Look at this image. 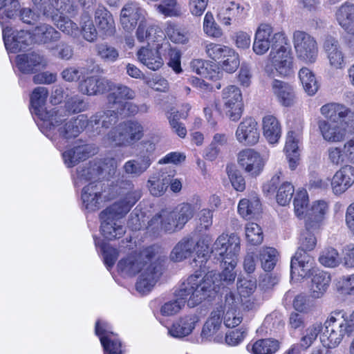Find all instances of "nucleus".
<instances>
[{"mask_svg": "<svg viewBox=\"0 0 354 354\" xmlns=\"http://www.w3.org/2000/svg\"><path fill=\"white\" fill-rule=\"evenodd\" d=\"M165 257L163 249L153 245L122 259L118 263V268L127 276L140 273L136 288L140 293L146 294L153 289L162 275Z\"/></svg>", "mask_w": 354, "mask_h": 354, "instance_id": "obj_1", "label": "nucleus"}, {"mask_svg": "<svg viewBox=\"0 0 354 354\" xmlns=\"http://www.w3.org/2000/svg\"><path fill=\"white\" fill-rule=\"evenodd\" d=\"M133 188L134 185L131 180L121 181L119 193L124 195V197L100 214V231L105 239L112 241L121 238L125 234L126 228L120 218L130 211L141 197L140 192Z\"/></svg>", "mask_w": 354, "mask_h": 354, "instance_id": "obj_2", "label": "nucleus"}, {"mask_svg": "<svg viewBox=\"0 0 354 354\" xmlns=\"http://www.w3.org/2000/svg\"><path fill=\"white\" fill-rule=\"evenodd\" d=\"M221 262L223 268L221 273L211 271L203 274L205 269H202L188 277V282L186 283L189 287L188 290L194 291L191 305L200 304L207 297H210L212 292H218L223 283L227 285L235 280L236 273L234 268L237 263L232 266L223 261Z\"/></svg>", "mask_w": 354, "mask_h": 354, "instance_id": "obj_3", "label": "nucleus"}, {"mask_svg": "<svg viewBox=\"0 0 354 354\" xmlns=\"http://www.w3.org/2000/svg\"><path fill=\"white\" fill-rule=\"evenodd\" d=\"M110 163L103 164V166H97V168H88L86 172L85 169L77 170V177L75 180L76 186H80L84 182L91 181L87 185L84 186L82 192V200L84 207L88 211H95L99 209L102 202V194L103 192V186L101 180L106 178V173L111 175L114 173L115 166L113 158H106Z\"/></svg>", "mask_w": 354, "mask_h": 354, "instance_id": "obj_4", "label": "nucleus"}, {"mask_svg": "<svg viewBox=\"0 0 354 354\" xmlns=\"http://www.w3.org/2000/svg\"><path fill=\"white\" fill-rule=\"evenodd\" d=\"M51 127L53 128L47 129V133H42L55 142L59 151H62L65 149L66 140L75 138L86 127L88 129V119L86 115L82 114L66 121L64 115L57 111L53 117Z\"/></svg>", "mask_w": 354, "mask_h": 354, "instance_id": "obj_5", "label": "nucleus"}, {"mask_svg": "<svg viewBox=\"0 0 354 354\" xmlns=\"http://www.w3.org/2000/svg\"><path fill=\"white\" fill-rule=\"evenodd\" d=\"M144 136V127L136 120L122 122L112 129L103 139L104 147H128L134 145Z\"/></svg>", "mask_w": 354, "mask_h": 354, "instance_id": "obj_6", "label": "nucleus"}, {"mask_svg": "<svg viewBox=\"0 0 354 354\" xmlns=\"http://www.w3.org/2000/svg\"><path fill=\"white\" fill-rule=\"evenodd\" d=\"M194 251L196 255L193 260L195 266H198L201 270L205 269V264L209 257V250L204 240L196 242L191 236H185L174 246L169 257L174 262H180L189 257Z\"/></svg>", "mask_w": 354, "mask_h": 354, "instance_id": "obj_7", "label": "nucleus"}, {"mask_svg": "<svg viewBox=\"0 0 354 354\" xmlns=\"http://www.w3.org/2000/svg\"><path fill=\"white\" fill-rule=\"evenodd\" d=\"M286 46L282 45L270 51L265 66V71L268 75L286 77L294 73V58L291 49Z\"/></svg>", "mask_w": 354, "mask_h": 354, "instance_id": "obj_8", "label": "nucleus"}, {"mask_svg": "<svg viewBox=\"0 0 354 354\" xmlns=\"http://www.w3.org/2000/svg\"><path fill=\"white\" fill-rule=\"evenodd\" d=\"M288 39L283 32H273L272 26L266 23L261 24L257 28L252 45L254 53L258 55L266 54L270 47L277 49L282 45H288Z\"/></svg>", "mask_w": 354, "mask_h": 354, "instance_id": "obj_9", "label": "nucleus"}, {"mask_svg": "<svg viewBox=\"0 0 354 354\" xmlns=\"http://www.w3.org/2000/svg\"><path fill=\"white\" fill-rule=\"evenodd\" d=\"M170 49V43H160L141 46L136 52L137 60L148 69L156 71L164 65V57Z\"/></svg>", "mask_w": 354, "mask_h": 354, "instance_id": "obj_10", "label": "nucleus"}, {"mask_svg": "<svg viewBox=\"0 0 354 354\" xmlns=\"http://www.w3.org/2000/svg\"><path fill=\"white\" fill-rule=\"evenodd\" d=\"M240 252V239L236 234H222L213 244L211 252L218 260L234 266L238 261Z\"/></svg>", "mask_w": 354, "mask_h": 354, "instance_id": "obj_11", "label": "nucleus"}, {"mask_svg": "<svg viewBox=\"0 0 354 354\" xmlns=\"http://www.w3.org/2000/svg\"><path fill=\"white\" fill-rule=\"evenodd\" d=\"M292 42L297 58L306 64L316 62L319 48L316 39L310 34L301 30L293 32Z\"/></svg>", "mask_w": 354, "mask_h": 354, "instance_id": "obj_12", "label": "nucleus"}, {"mask_svg": "<svg viewBox=\"0 0 354 354\" xmlns=\"http://www.w3.org/2000/svg\"><path fill=\"white\" fill-rule=\"evenodd\" d=\"M48 95L46 88L39 86L35 88L30 96L31 112L37 115L40 122L38 123L41 132L47 133L48 128H53L52 120L54 113L57 110L51 109L48 111L45 107V104Z\"/></svg>", "mask_w": 354, "mask_h": 354, "instance_id": "obj_13", "label": "nucleus"}, {"mask_svg": "<svg viewBox=\"0 0 354 354\" xmlns=\"http://www.w3.org/2000/svg\"><path fill=\"white\" fill-rule=\"evenodd\" d=\"M340 315V311L333 312L325 321L323 328H324L320 339L324 347L327 348H335L342 342L343 338L346 335L342 328V322L337 320Z\"/></svg>", "mask_w": 354, "mask_h": 354, "instance_id": "obj_14", "label": "nucleus"}, {"mask_svg": "<svg viewBox=\"0 0 354 354\" xmlns=\"http://www.w3.org/2000/svg\"><path fill=\"white\" fill-rule=\"evenodd\" d=\"M223 109L232 121L240 119L243 112V97L241 90L236 86H228L222 91Z\"/></svg>", "mask_w": 354, "mask_h": 354, "instance_id": "obj_15", "label": "nucleus"}, {"mask_svg": "<svg viewBox=\"0 0 354 354\" xmlns=\"http://www.w3.org/2000/svg\"><path fill=\"white\" fill-rule=\"evenodd\" d=\"M147 12L135 1L126 3L120 12V24L127 32L133 31L139 22L146 17Z\"/></svg>", "mask_w": 354, "mask_h": 354, "instance_id": "obj_16", "label": "nucleus"}, {"mask_svg": "<svg viewBox=\"0 0 354 354\" xmlns=\"http://www.w3.org/2000/svg\"><path fill=\"white\" fill-rule=\"evenodd\" d=\"M318 268L315 267V260L308 252L297 250L291 259L290 275L296 280L308 278Z\"/></svg>", "mask_w": 354, "mask_h": 354, "instance_id": "obj_17", "label": "nucleus"}, {"mask_svg": "<svg viewBox=\"0 0 354 354\" xmlns=\"http://www.w3.org/2000/svg\"><path fill=\"white\" fill-rule=\"evenodd\" d=\"M248 15V8L239 1L225 0L218 8V20L224 26L239 22Z\"/></svg>", "mask_w": 354, "mask_h": 354, "instance_id": "obj_18", "label": "nucleus"}, {"mask_svg": "<svg viewBox=\"0 0 354 354\" xmlns=\"http://www.w3.org/2000/svg\"><path fill=\"white\" fill-rule=\"evenodd\" d=\"M95 335L99 337L105 354H122V345L116 335L111 330L109 323L97 320L95 328Z\"/></svg>", "mask_w": 354, "mask_h": 354, "instance_id": "obj_19", "label": "nucleus"}, {"mask_svg": "<svg viewBox=\"0 0 354 354\" xmlns=\"http://www.w3.org/2000/svg\"><path fill=\"white\" fill-rule=\"evenodd\" d=\"M4 44L8 53H16L33 43L32 34L28 31H12V28L3 26Z\"/></svg>", "mask_w": 354, "mask_h": 354, "instance_id": "obj_20", "label": "nucleus"}, {"mask_svg": "<svg viewBox=\"0 0 354 354\" xmlns=\"http://www.w3.org/2000/svg\"><path fill=\"white\" fill-rule=\"evenodd\" d=\"M188 282V277L180 285L178 290L175 291L176 299L169 301L164 304L160 308V313L164 316H172L178 313L185 306L187 301V306L190 308H194L198 304L191 305L192 299V292L188 290L189 287L186 285Z\"/></svg>", "mask_w": 354, "mask_h": 354, "instance_id": "obj_21", "label": "nucleus"}, {"mask_svg": "<svg viewBox=\"0 0 354 354\" xmlns=\"http://www.w3.org/2000/svg\"><path fill=\"white\" fill-rule=\"evenodd\" d=\"M318 127L323 138L330 142H339L344 140L348 133H354L346 121L329 122L326 120L318 122Z\"/></svg>", "mask_w": 354, "mask_h": 354, "instance_id": "obj_22", "label": "nucleus"}, {"mask_svg": "<svg viewBox=\"0 0 354 354\" xmlns=\"http://www.w3.org/2000/svg\"><path fill=\"white\" fill-rule=\"evenodd\" d=\"M323 49L326 53L329 66L334 70H342L346 65V57L339 41L328 37L324 41Z\"/></svg>", "mask_w": 354, "mask_h": 354, "instance_id": "obj_23", "label": "nucleus"}, {"mask_svg": "<svg viewBox=\"0 0 354 354\" xmlns=\"http://www.w3.org/2000/svg\"><path fill=\"white\" fill-rule=\"evenodd\" d=\"M322 115L329 122L346 121L347 124L354 129V113L345 106L338 103H328L320 109Z\"/></svg>", "mask_w": 354, "mask_h": 354, "instance_id": "obj_24", "label": "nucleus"}, {"mask_svg": "<svg viewBox=\"0 0 354 354\" xmlns=\"http://www.w3.org/2000/svg\"><path fill=\"white\" fill-rule=\"evenodd\" d=\"M222 315L223 310L218 309L211 313L202 328L201 336L203 339L216 343L223 342V333L220 331L222 327Z\"/></svg>", "mask_w": 354, "mask_h": 354, "instance_id": "obj_25", "label": "nucleus"}, {"mask_svg": "<svg viewBox=\"0 0 354 354\" xmlns=\"http://www.w3.org/2000/svg\"><path fill=\"white\" fill-rule=\"evenodd\" d=\"M136 37L138 41H147V45L167 41L161 28L147 21L146 17L140 21L136 30Z\"/></svg>", "mask_w": 354, "mask_h": 354, "instance_id": "obj_26", "label": "nucleus"}, {"mask_svg": "<svg viewBox=\"0 0 354 354\" xmlns=\"http://www.w3.org/2000/svg\"><path fill=\"white\" fill-rule=\"evenodd\" d=\"M147 230L153 234H158L160 230L166 232H174L180 230L175 214L167 210H162L160 214H156L148 223Z\"/></svg>", "mask_w": 354, "mask_h": 354, "instance_id": "obj_27", "label": "nucleus"}, {"mask_svg": "<svg viewBox=\"0 0 354 354\" xmlns=\"http://www.w3.org/2000/svg\"><path fill=\"white\" fill-rule=\"evenodd\" d=\"M235 137L236 140L244 145H254L260 138L258 124L252 118H246L238 126Z\"/></svg>", "mask_w": 354, "mask_h": 354, "instance_id": "obj_28", "label": "nucleus"}, {"mask_svg": "<svg viewBox=\"0 0 354 354\" xmlns=\"http://www.w3.org/2000/svg\"><path fill=\"white\" fill-rule=\"evenodd\" d=\"M16 66L23 73H34L46 66L44 56L32 52L18 55L15 59Z\"/></svg>", "mask_w": 354, "mask_h": 354, "instance_id": "obj_29", "label": "nucleus"}, {"mask_svg": "<svg viewBox=\"0 0 354 354\" xmlns=\"http://www.w3.org/2000/svg\"><path fill=\"white\" fill-rule=\"evenodd\" d=\"M354 183V167L345 166L335 172L331 179L333 193L339 196L348 190Z\"/></svg>", "mask_w": 354, "mask_h": 354, "instance_id": "obj_30", "label": "nucleus"}, {"mask_svg": "<svg viewBox=\"0 0 354 354\" xmlns=\"http://www.w3.org/2000/svg\"><path fill=\"white\" fill-rule=\"evenodd\" d=\"M112 86V82L106 77L91 76L82 80L79 84V91L84 95H96L107 92Z\"/></svg>", "mask_w": 354, "mask_h": 354, "instance_id": "obj_31", "label": "nucleus"}, {"mask_svg": "<svg viewBox=\"0 0 354 354\" xmlns=\"http://www.w3.org/2000/svg\"><path fill=\"white\" fill-rule=\"evenodd\" d=\"M200 318L196 314H189L181 317L168 328V334L175 338H183L190 335Z\"/></svg>", "mask_w": 354, "mask_h": 354, "instance_id": "obj_32", "label": "nucleus"}, {"mask_svg": "<svg viewBox=\"0 0 354 354\" xmlns=\"http://www.w3.org/2000/svg\"><path fill=\"white\" fill-rule=\"evenodd\" d=\"M32 37L33 43L43 44L48 50L60 39L61 34L50 24H40L35 28Z\"/></svg>", "mask_w": 354, "mask_h": 354, "instance_id": "obj_33", "label": "nucleus"}, {"mask_svg": "<svg viewBox=\"0 0 354 354\" xmlns=\"http://www.w3.org/2000/svg\"><path fill=\"white\" fill-rule=\"evenodd\" d=\"M328 212V204L323 200L313 203L311 208L306 214L305 225L308 229L318 230Z\"/></svg>", "mask_w": 354, "mask_h": 354, "instance_id": "obj_34", "label": "nucleus"}, {"mask_svg": "<svg viewBox=\"0 0 354 354\" xmlns=\"http://www.w3.org/2000/svg\"><path fill=\"white\" fill-rule=\"evenodd\" d=\"M118 115L115 110L100 111L88 120V129L97 134L102 132L104 129H108L118 121Z\"/></svg>", "mask_w": 354, "mask_h": 354, "instance_id": "obj_35", "label": "nucleus"}, {"mask_svg": "<svg viewBox=\"0 0 354 354\" xmlns=\"http://www.w3.org/2000/svg\"><path fill=\"white\" fill-rule=\"evenodd\" d=\"M95 22L100 32L106 37L113 36L115 32V23L112 13L104 6H99L95 11Z\"/></svg>", "mask_w": 354, "mask_h": 354, "instance_id": "obj_36", "label": "nucleus"}, {"mask_svg": "<svg viewBox=\"0 0 354 354\" xmlns=\"http://www.w3.org/2000/svg\"><path fill=\"white\" fill-rule=\"evenodd\" d=\"M272 90L278 102L284 106H291L295 101L293 87L287 82L274 80L272 82Z\"/></svg>", "mask_w": 354, "mask_h": 354, "instance_id": "obj_37", "label": "nucleus"}, {"mask_svg": "<svg viewBox=\"0 0 354 354\" xmlns=\"http://www.w3.org/2000/svg\"><path fill=\"white\" fill-rule=\"evenodd\" d=\"M310 277H311L310 295L313 298H321L329 287L331 281L330 275L326 272L317 269L315 270Z\"/></svg>", "mask_w": 354, "mask_h": 354, "instance_id": "obj_38", "label": "nucleus"}, {"mask_svg": "<svg viewBox=\"0 0 354 354\" xmlns=\"http://www.w3.org/2000/svg\"><path fill=\"white\" fill-rule=\"evenodd\" d=\"M107 92H109L107 97L109 103L113 104L115 107L136 97V92L131 88L123 84H115L113 82Z\"/></svg>", "mask_w": 354, "mask_h": 354, "instance_id": "obj_39", "label": "nucleus"}, {"mask_svg": "<svg viewBox=\"0 0 354 354\" xmlns=\"http://www.w3.org/2000/svg\"><path fill=\"white\" fill-rule=\"evenodd\" d=\"M335 16L339 26L354 35V4L349 2L343 3L337 10Z\"/></svg>", "mask_w": 354, "mask_h": 354, "instance_id": "obj_40", "label": "nucleus"}, {"mask_svg": "<svg viewBox=\"0 0 354 354\" xmlns=\"http://www.w3.org/2000/svg\"><path fill=\"white\" fill-rule=\"evenodd\" d=\"M263 133L270 144L277 143L281 136V128L278 120L273 115H268L262 120Z\"/></svg>", "mask_w": 354, "mask_h": 354, "instance_id": "obj_41", "label": "nucleus"}, {"mask_svg": "<svg viewBox=\"0 0 354 354\" xmlns=\"http://www.w3.org/2000/svg\"><path fill=\"white\" fill-rule=\"evenodd\" d=\"M267 162L263 156H241L238 162L245 172L252 176H259Z\"/></svg>", "mask_w": 354, "mask_h": 354, "instance_id": "obj_42", "label": "nucleus"}, {"mask_svg": "<svg viewBox=\"0 0 354 354\" xmlns=\"http://www.w3.org/2000/svg\"><path fill=\"white\" fill-rule=\"evenodd\" d=\"M280 348V342L274 339L267 338L248 344L247 348L252 354H274Z\"/></svg>", "mask_w": 354, "mask_h": 354, "instance_id": "obj_43", "label": "nucleus"}, {"mask_svg": "<svg viewBox=\"0 0 354 354\" xmlns=\"http://www.w3.org/2000/svg\"><path fill=\"white\" fill-rule=\"evenodd\" d=\"M304 90L310 96L314 95L319 90V84L315 74L310 68L302 67L298 73Z\"/></svg>", "mask_w": 354, "mask_h": 354, "instance_id": "obj_44", "label": "nucleus"}, {"mask_svg": "<svg viewBox=\"0 0 354 354\" xmlns=\"http://www.w3.org/2000/svg\"><path fill=\"white\" fill-rule=\"evenodd\" d=\"M62 151V155H95L98 153V148L93 143L80 139Z\"/></svg>", "mask_w": 354, "mask_h": 354, "instance_id": "obj_45", "label": "nucleus"}, {"mask_svg": "<svg viewBox=\"0 0 354 354\" xmlns=\"http://www.w3.org/2000/svg\"><path fill=\"white\" fill-rule=\"evenodd\" d=\"M156 11L165 17H179L183 15V7L178 0H161L154 6Z\"/></svg>", "mask_w": 354, "mask_h": 354, "instance_id": "obj_46", "label": "nucleus"}, {"mask_svg": "<svg viewBox=\"0 0 354 354\" xmlns=\"http://www.w3.org/2000/svg\"><path fill=\"white\" fill-rule=\"evenodd\" d=\"M68 0H32L34 6L44 15L53 18L55 12L64 9Z\"/></svg>", "mask_w": 354, "mask_h": 354, "instance_id": "obj_47", "label": "nucleus"}, {"mask_svg": "<svg viewBox=\"0 0 354 354\" xmlns=\"http://www.w3.org/2000/svg\"><path fill=\"white\" fill-rule=\"evenodd\" d=\"M164 35L171 41L178 44H185L189 40L188 32L183 28L171 21H167L165 24Z\"/></svg>", "mask_w": 354, "mask_h": 354, "instance_id": "obj_48", "label": "nucleus"}, {"mask_svg": "<svg viewBox=\"0 0 354 354\" xmlns=\"http://www.w3.org/2000/svg\"><path fill=\"white\" fill-rule=\"evenodd\" d=\"M151 163L149 156H137L136 158L127 161L124 165V169L127 174L137 177L143 174Z\"/></svg>", "mask_w": 354, "mask_h": 354, "instance_id": "obj_49", "label": "nucleus"}, {"mask_svg": "<svg viewBox=\"0 0 354 354\" xmlns=\"http://www.w3.org/2000/svg\"><path fill=\"white\" fill-rule=\"evenodd\" d=\"M259 199L254 196L250 199L243 198L239 201L238 212L246 219H250L257 215L261 211Z\"/></svg>", "mask_w": 354, "mask_h": 354, "instance_id": "obj_50", "label": "nucleus"}, {"mask_svg": "<svg viewBox=\"0 0 354 354\" xmlns=\"http://www.w3.org/2000/svg\"><path fill=\"white\" fill-rule=\"evenodd\" d=\"M95 244L97 248H100L103 255L104 263L109 270L113 266L118 257L119 253L118 250L111 247L109 244L100 239H95Z\"/></svg>", "mask_w": 354, "mask_h": 354, "instance_id": "obj_51", "label": "nucleus"}, {"mask_svg": "<svg viewBox=\"0 0 354 354\" xmlns=\"http://www.w3.org/2000/svg\"><path fill=\"white\" fill-rule=\"evenodd\" d=\"M209 65V64L208 62L201 59H194L190 62L191 69L196 74L210 80H216L219 78V71L208 69Z\"/></svg>", "mask_w": 354, "mask_h": 354, "instance_id": "obj_52", "label": "nucleus"}, {"mask_svg": "<svg viewBox=\"0 0 354 354\" xmlns=\"http://www.w3.org/2000/svg\"><path fill=\"white\" fill-rule=\"evenodd\" d=\"M277 251L270 247L262 248L259 250V259L262 268L270 272L274 269L277 261Z\"/></svg>", "mask_w": 354, "mask_h": 354, "instance_id": "obj_53", "label": "nucleus"}, {"mask_svg": "<svg viewBox=\"0 0 354 354\" xmlns=\"http://www.w3.org/2000/svg\"><path fill=\"white\" fill-rule=\"evenodd\" d=\"M160 177V175H154L148 180V187L150 193L155 196H160L164 194L170 182V176Z\"/></svg>", "mask_w": 354, "mask_h": 354, "instance_id": "obj_54", "label": "nucleus"}, {"mask_svg": "<svg viewBox=\"0 0 354 354\" xmlns=\"http://www.w3.org/2000/svg\"><path fill=\"white\" fill-rule=\"evenodd\" d=\"M323 330L321 322H315L310 325L304 331L300 340V346L304 349L308 348L317 339L318 335Z\"/></svg>", "mask_w": 354, "mask_h": 354, "instance_id": "obj_55", "label": "nucleus"}, {"mask_svg": "<svg viewBox=\"0 0 354 354\" xmlns=\"http://www.w3.org/2000/svg\"><path fill=\"white\" fill-rule=\"evenodd\" d=\"M230 148L229 138L225 133H217L214 135L209 146V153L215 155L227 153Z\"/></svg>", "mask_w": 354, "mask_h": 354, "instance_id": "obj_56", "label": "nucleus"}, {"mask_svg": "<svg viewBox=\"0 0 354 354\" xmlns=\"http://www.w3.org/2000/svg\"><path fill=\"white\" fill-rule=\"evenodd\" d=\"M203 30L205 34L211 38H220L223 35V30L215 21L214 15L211 12H207L205 15Z\"/></svg>", "mask_w": 354, "mask_h": 354, "instance_id": "obj_57", "label": "nucleus"}, {"mask_svg": "<svg viewBox=\"0 0 354 354\" xmlns=\"http://www.w3.org/2000/svg\"><path fill=\"white\" fill-rule=\"evenodd\" d=\"M240 64L239 55L233 48H230L225 57L218 62L219 66L227 73L234 72Z\"/></svg>", "mask_w": 354, "mask_h": 354, "instance_id": "obj_58", "label": "nucleus"}, {"mask_svg": "<svg viewBox=\"0 0 354 354\" xmlns=\"http://www.w3.org/2000/svg\"><path fill=\"white\" fill-rule=\"evenodd\" d=\"M55 24L64 34L73 37H77L80 30L78 25L67 17L60 16L57 19L54 17Z\"/></svg>", "mask_w": 354, "mask_h": 354, "instance_id": "obj_59", "label": "nucleus"}, {"mask_svg": "<svg viewBox=\"0 0 354 354\" xmlns=\"http://www.w3.org/2000/svg\"><path fill=\"white\" fill-rule=\"evenodd\" d=\"M294 209L296 216L299 218H306V214L308 212V195L305 189L299 190L297 192L293 201Z\"/></svg>", "mask_w": 354, "mask_h": 354, "instance_id": "obj_60", "label": "nucleus"}, {"mask_svg": "<svg viewBox=\"0 0 354 354\" xmlns=\"http://www.w3.org/2000/svg\"><path fill=\"white\" fill-rule=\"evenodd\" d=\"M204 49L207 56L214 60L220 61L225 54L227 53L230 47L210 41L203 43Z\"/></svg>", "mask_w": 354, "mask_h": 354, "instance_id": "obj_61", "label": "nucleus"}, {"mask_svg": "<svg viewBox=\"0 0 354 354\" xmlns=\"http://www.w3.org/2000/svg\"><path fill=\"white\" fill-rule=\"evenodd\" d=\"M171 213L175 214L178 227L182 229L185 224L193 217L194 208L189 203H183L179 205Z\"/></svg>", "mask_w": 354, "mask_h": 354, "instance_id": "obj_62", "label": "nucleus"}, {"mask_svg": "<svg viewBox=\"0 0 354 354\" xmlns=\"http://www.w3.org/2000/svg\"><path fill=\"white\" fill-rule=\"evenodd\" d=\"M97 55L105 62L114 63L120 57L119 50L107 44H100L96 46Z\"/></svg>", "mask_w": 354, "mask_h": 354, "instance_id": "obj_63", "label": "nucleus"}, {"mask_svg": "<svg viewBox=\"0 0 354 354\" xmlns=\"http://www.w3.org/2000/svg\"><path fill=\"white\" fill-rule=\"evenodd\" d=\"M283 151L287 155L300 153L302 151L300 136L293 131L288 132Z\"/></svg>", "mask_w": 354, "mask_h": 354, "instance_id": "obj_64", "label": "nucleus"}]
</instances>
